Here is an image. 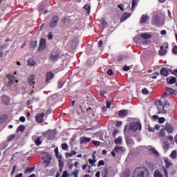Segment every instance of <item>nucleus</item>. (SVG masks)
<instances>
[{"mask_svg":"<svg viewBox=\"0 0 177 177\" xmlns=\"http://www.w3.org/2000/svg\"><path fill=\"white\" fill-rule=\"evenodd\" d=\"M35 168L34 167H28L25 170V174H31L34 171Z\"/></svg>","mask_w":177,"mask_h":177,"instance_id":"obj_35","label":"nucleus"},{"mask_svg":"<svg viewBox=\"0 0 177 177\" xmlns=\"http://www.w3.org/2000/svg\"><path fill=\"white\" fill-rule=\"evenodd\" d=\"M39 97H33L32 100H28V104H32V103H34V102H39Z\"/></svg>","mask_w":177,"mask_h":177,"instance_id":"obj_30","label":"nucleus"},{"mask_svg":"<svg viewBox=\"0 0 177 177\" xmlns=\"http://www.w3.org/2000/svg\"><path fill=\"white\" fill-rule=\"evenodd\" d=\"M53 78H55V74H53L52 72H48L46 73V82L49 83L50 82V80H53Z\"/></svg>","mask_w":177,"mask_h":177,"instance_id":"obj_13","label":"nucleus"},{"mask_svg":"<svg viewBox=\"0 0 177 177\" xmlns=\"http://www.w3.org/2000/svg\"><path fill=\"white\" fill-rule=\"evenodd\" d=\"M126 149L124 147L115 146L114 148V151L115 153H125Z\"/></svg>","mask_w":177,"mask_h":177,"instance_id":"obj_12","label":"nucleus"},{"mask_svg":"<svg viewBox=\"0 0 177 177\" xmlns=\"http://www.w3.org/2000/svg\"><path fill=\"white\" fill-rule=\"evenodd\" d=\"M92 142L94 146H100V142L99 141L93 140Z\"/></svg>","mask_w":177,"mask_h":177,"instance_id":"obj_54","label":"nucleus"},{"mask_svg":"<svg viewBox=\"0 0 177 177\" xmlns=\"http://www.w3.org/2000/svg\"><path fill=\"white\" fill-rule=\"evenodd\" d=\"M84 9H85V10H86L88 15H89V13H91V6L86 4L84 6Z\"/></svg>","mask_w":177,"mask_h":177,"instance_id":"obj_34","label":"nucleus"},{"mask_svg":"<svg viewBox=\"0 0 177 177\" xmlns=\"http://www.w3.org/2000/svg\"><path fill=\"white\" fill-rule=\"evenodd\" d=\"M61 147H62V150H68V145L66 143H63L62 144Z\"/></svg>","mask_w":177,"mask_h":177,"instance_id":"obj_42","label":"nucleus"},{"mask_svg":"<svg viewBox=\"0 0 177 177\" xmlns=\"http://www.w3.org/2000/svg\"><path fill=\"white\" fill-rule=\"evenodd\" d=\"M44 117H45V113H44L37 115L35 117V120H36L37 122H39V123L43 122Z\"/></svg>","mask_w":177,"mask_h":177,"instance_id":"obj_10","label":"nucleus"},{"mask_svg":"<svg viewBox=\"0 0 177 177\" xmlns=\"http://www.w3.org/2000/svg\"><path fill=\"white\" fill-rule=\"evenodd\" d=\"M133 177H149V171L145 167H138L134 170Z\"/></svg>","mask_w":177,"mask_h":177,"instance_id":"obj_2","label":"nucleus"},{"mask_svg":"<svg viewBox=\"0 0 177 177\" xmlns=\"http://www.w3.org/2000/svg\"><path fill=\"white\" fill-rule=\"evenodd\" d=\"M39 10H40V12H44V10H45V5H44V4L40 5Z\"/></svg>","mask_w":177,"mask_h":177,"instance_id":"obj_56","label":"nucleus"},{"mask_svg":"<svg viewBox=\"0 0 177 177\" xmlns=\"http://www.w3.org/2000/svg\"><path fill=\"white\" fill-rule=\"evenodd\" d=\"M15 138H16V135L12 134L10 136H8L7 140H8V142H10L11 140H13V139H15Z\"/></svg>","mask_w":177,"mask_h":177,"instance_id":"obj_39","label":"nucleus"},{"mask_svg":"<svg viewBox=\"0 0 177 177\" xmlns=\"http://www.w3.org/2000/svg\"><path fill=\"white\" fill-rule=\"evenodd\" d=\"M166 81L169 85H174V84H176V77H169L167 78Z\"/></svg>","mask_w":177,"mask_h":177,"instance_id":"obj_11","label":"nucleus"},{"mask_svg":"<svg viewBox=\"0 0 177 177\" xmlns=\"http://www.w3.org/2000/svg\"><path fill=\"white\" fill-rule=\"evenodd\" d=\"M100 23L103 28H107V26H109V24H107V21H106V19H104V18L101 19Z\"/></svg>","mask_w":177,"mask_h":177,"instance_id":"obj_26","label":"nucleus"},{"mask_svg":"<svg viewBox=\"0 0 177 177\" xmlns=\"http://www.w3.org/2000/svg\"><path fill=\"white\" fill-rule=\"evenodd\" d=\"M58 158V165L59 167H64V160H63V157L59 156Z\"/></svg>","mask_w":177,"mask_h":177,"instance_id":"obj_25","label":"nucleus"},{"mask_svg":"<svg viewBox=\"0 0 177 177\" xmlns=\"http://www.w3.org/2000/svg\"><path fill=\"white\" fill-rule=\"evenodd\" d=\"M115 145H122V137H118L115 140Z\"/></svg>","mask_w":177,"mask_h":177,"instance_id":"obj_31","label":"nucleus"},{"mask_svg":"<svg viewBox=\"0 0 177 177\" xmlns=\"http://www.w3.org/2000/svg\"><path fill=\"white\" fill-rule=\"evenodd\" d=\"M55 156L57 158L59 157H62V156L59 155V148L58 147H56L55 149Z\"/></svg>","mask_w":177,"mask_h":177,"instance_id":"obj_44","label":"nucleus"},{"mask_svg":"<svg viewBox=\"0 0 177 177\" xmlns=\"http://www.w3.org/2000/svg\"><path fill=\"white\" fill-rule=\"evenodd\" d=\"M124 137L127 146H129V147H132V146L135 145V141H133V139L127 136V134L124 135Z\"/></svg>","mask_w":177,"mask_h":177,"instance_id":"obj_4","label":"nucleus"},{"mask_svg":"<svg viewBox=\"0 0 177 177\" xmlns=\"http://www.w3.org/2000/svg\"><path fill=\"white\" fill-rule=\"evenodd\" d=\"M171 74H172L173 75H177V69H175L174 71H170Z\"/></svg>","mask_w":177,"mask_h":177,"instance_id":"obj_62","label":"nucleus"},{"mask_svg":"<svg viewBox=\"0 0 177 177\" xmlns=\"http://www.w3.org/2000/svg\"><path fill=\"white\" fill-rule=\"evenodd\" d=\"M88 162L89 164H91V165H95V162H96V160L95 159H89L88 160Z\"/></svg>","mask_w":177,"mask_h":177,"instance_id":"obj_50","label":"nucleus"},{"mask_svg":"<svg viewBox=\"0 0 177 177\" xmlns=\"http://www.w3.org/2000/svg\"><path fill=\"white\" fill-rule=\"evenodd\" d=\"M150 18V17H149V15H142L140 19V24H143V23H146L147 21V20H149V19Z\"/></svg>","mask_w":177,"mask_h":177,"instance_id":"obj_20","label":"nucleus"},{"mask_svg":"<svg viewBox=\"0 0 177 177\" xmlns=\"http://www.w3.org/2000/svg\"><path fill=\"white\" fill-rule=\"evenodd\" d=\"M2 99H3V103L6 104V106H8L10 102L8 97H7L6 95H3Z\"/></svg>","mask_w":177,"mask_h":177,"instance_id":"obj_27","label":"nucleus"},{"mask_svg":"<svg viewBox=\"0 0 177 177\" xmlns=\"http://www.w3.org/2000/svg\"><path fill=\"white\" fill-rule=\"evenodd\" d=\"M138 2H139V0H133L132 1V7H131V10H133L135 7L138 5Z\"/></svg>","mask_w":177,"mask_h":177,"instance_id":"obj_33","label":"nucleus"},{"mask_svg":"<svg viewBox=\"0 0 177 177\" xmlns=\"http://www.w3.org/2000/svg\"><path fill=\"white\" fill-rule=\"evenodd\" d=\"M173 53L177 55V46H175L173 48Z\"/></svg>","mask_w":177,"mask_h":177,"instance_id":"obj_61","label":"nucleus"},{"mask_svg":"<svg viewBox=\"0 0 177 177\" xmlns=\"http://www.w3.org/2000/svg\"><path fill=\"white\" fill-rule=\"evenodd\" d=\"M28 63L29 66H35V62L34 61V59H29L28 61Z\"/></svg>","mask_w":177,"mask_h":177,"instance_id":"obj_43","label":"nucleus"},{"mask_svg":"<svg viewBox=\"0 0 177 177\" xmlns=\"http://www.w3.org/2000/svg\"><path fill=\"white\" fill-rule=\"evenodd\" d=\"M6 121V116L5 115H3L0 118V124H2V122H5Z\"/></svg>","mask_w":177,"mask_h":177,"instance_id":"obj_40","label":"nucleus"},{"mask_svg":"<svg viewBox=\"0 0 177 177\" xmlns=\"http://www.w3.org/2000/svg\"><path fill=\"white\" fill-rule=\"evenodd\" d=\"M35 143L36 146H40L42 143V140H41V137H38L37 138H35Z\"/></svg>","mask_w":177,"mask_h":177,"instance_id":"obj_32","label":"nucleus"},{"mask_svg":"<svg viewBox=\"0 0 177 177\" xmlns=\"http://www.w3.org/2000/svg\"><path fill=\"white\" fill-rule=\"evenodd\" d=\"M47 134L50 140L55 139V137L56 136V133L55 132V131H48Z\"/></svg>","mask_w":177,"mask_h":177,"instance_id":"obj_23","label":"nucleus"},{"mask_svg":"<svg viewBox=\"0 0 177 177\" xmlns=\"http://www.w3.org/2000/svg\"><path fill=\"white\" fill-rule=\"evenodd\" d=\"M129 129L136 132V131H142V124L139 122H132L129 124Z\"/></svg>","mask_w":177,"mask_h":177,"instance_id":"obj_3","label":"nucleus"},{"mask_svg":"<svg viewBox=\"0 0 177 177\" xmlns=\"http://www.w3.org/2000/svg\"><path fill=\"white\" fill-rule=\"evenodd\" d=\"M167 92H169L171 95H174L175 93V90L171 88H167Z\"/></svg>","mask_w":177,"mask_h":177,"instance_id":"obj_49","label":"nucleus"},{"mask_svg":"<svg viewBox=\"0 0 177 177\" xmlns=\"http://www.w3.org/2000/svg\"><path fill=\"white\" fill-rule=\"evenodd\" d=\"M59 56L60 55L57 51H53L50 54V59L53 61L58 60Z\"/></svg>","mask_w":177,"mask_h":177,"instance_id":"obj_9","label":"nucleus"},{"mask_svg":"<svg viewBox=\"0 0 177 177\" xmlns=\"http://www.w3.org/2000/svg\"><path fill=\"white\" fill-rule=\"evenodd\" d=\"M159 136L160 138H164V136H165V130L164 129L160 130L159 133Z\"/></svg>","mask_w":177,"mask_h":177,"instance_id":"obj_38","label":"nucleus"},{"mask_svg":"<svg viewBox=\"0 0 177 177\" xmlns=\"http://www.w3.org/2000/svg\"><path fill=\"white\" fill-rule=\"evenodd\" d=\"M46 49V40L41 39L39 44V50H45Z\"/></svg>","mask_w":177,"mask_h":177,"instance_id":"obj_8","label":"nucleus"},{"mask_svg":"<svg viewBox=\"0 0 177 177\" xmlns=\"http://www.w3.org/2000/svg\"><path fill=\"white\" fill-rule=\"evenodd\" d=\"M165 163L166 165V168H169V167H171L172 165V161L169 159H168V158H166L165 160Z\"/></svg>","mask_w":177,"mask_h":177,"instance_id":"obj_24","label":"nucleus"},{"mask_svg":"<svg viewBox=\"0 0 177 177\" xmlns=\"http://www.w3.org/2000/svg\"><path fill=\"white\" fill-rule=\"evenodd\" d=\"M160 21H161V19H160V17L155 16L153 17V26H159Z\"/></svg>","mask_w":177,"mask_h":177,"instance_id":"obj_18","label":"nucleus"},{"mask_svg":"<svg viewBox=\"0 0 177 177\" xmlns=\"http://www.w3.org/2000/svg\"><path fill=\"white\" fill-rule=\"evenodd\" d=\"M158 75H160V73L156 72L154 75H151V78H152V80H156Z\"/></svg>","mask_w":177,"mask_h":177,"instance_id":"obj_45","label":"nucleus"},{"mask_svg":"<svg viewBox=\"0 0 177 177\" xmlns=\"http://www.w3.org/2000/svg\"><path fill=\"white\" fill-rule=\"evenodd\" d=\"M148 150L152 154L155 155V157H160V153L153 147L149 146Z\"/></svg>","mask_w":177,"mask_h":177,"instance_id":"obj_7","label":"nucleus"},{"mask_svg":"<svg viewBox=\"0 0 177 177\" xmlns=\"http://www.w3.org/2000/svg\"><path fill=\"white\" fill-rule=\"evenodd\" d=\"M160 74L163 76V77H168L169 75V72L167 71V68H162L160 70Z\"/></svg>","mask_w":177,"mask_h":177,"instance_id":"obj_21","label":"nucleus"},{"mask_svg":"<svg viewBox=\"0 0 177 177\" xmlns=\"http://www.w3.org/2000/svg\"><path fill=\"white\" fill-rule=\"evenodd\" d=\"M142 93H143V95H148L149 93V90H147V88H143L142 91Z\"/></svg>","mask_w":177,"mask_h":177,"instance_id":"obj_53","label":"nucleus"},{"mask_svg":"<svg viewBox=\"0 0 177 177\" xmlns=\"http://www.w3.org/2000/svg\"><path fill=\"white\" fill-rule=\"evenodd\" d=\"M168 96V93H165L164 95L156 102L157 110L158 111V114H166L169 109V102L167 101V97Z\"/></svg>","mask_w":177,"mask_h":177,"instance_id":"obj_1","label":"nucleus"},{"mask_svg":"<svg viewBox=\"0 0 177 177\" xmlns=\"http://www.w3.org/2000/svg\"><path fill=\"white\" fill-rule=\"evenodd\" d=\"M171 158H173V160H175L177 157V152L176 151H173L170 154Z\"/></svg>","mask_w":177,"mask_h":177,"instance_id":"obj_36","label":"nucleus"},{"mask_svg":"<svg viewBox=\"0 0 177 177\" xmlns=\"http://www.w3.org/2000/svg\"><path fill=\"white\" fill-rule=\"evenodd\" d=\"M37 41H32L30 43V48H37Z\"/></svg>","mask_w":177,"mask_h":177,"instance_id":"obj_41","label":"nucleus"},{"mask_svg":"<svg viewBox=\"0 0 177 177\" xmlns=\"http://www.w3.org/2000/svg\"><path fill=\"white\" fill-rule=\"evenodd\" d=\"M165 129L168 132V133H172L174 132V127H172L169 123L166 124Z\"/></svg>","mask_w":177,"mask_h":177,"instance_id":"obj_17","label":"nucleus"},{"mask_svg":"<svg viewBox=\"0 0 177 177\" xmlns=\"http://www.w3.org/2000/svg\"><path fill=\"white\" fill-rule=\"evenodd\" d=\"M52 161V156H48L44 160V163L46 164V167H49L50 165V162Z\"/></svg>","mask_w":177,"mask_h":177,"instance_id":"obj_16","label":"nucleus"},{"mask_svg":"<svg viewBox=\"0 0 177 177\" xmlns=\"http://www.w3.org/2000/svg\"><path fill=\"white\" fill-rule=\"evenodd\" d=\"M118 115H119V117H121L122 118L124 117H127V115H128V111L121 110V111H120Z\"/></svg>","mask_w":177,"mask_h":177,"instance_id":"obj_22","label":"nucleus"},{"mask_svg":"<svg viewBox=\"0 0 177 177\" xmlns=\"http://www.w3.org/2000/svg\"><path fill=\"white\" fill-rule=\"evenodd\" d=\"M26 127L24 125H21L18 127L17 131H21V132H24Z\"/></svg>","mask_w":177,"mask_h":177,"instance_id":"obj_48","label":"nucleus"},{"mask_svg":"<svg viewBox=\"0 0 177 177\" xmlns=\"http://www.w3.org/2000/svg\"><path fill=\"white\" fill-rule=\"evenodd\" d=\"M79 174H80V170L77 169L72 173V175H73L74 177H78Z\"/></svg>","mask_w":177,"mask_h":177,"instance_id":"obj_46","label":"nucleus"},{"mask_svg":"<svg viewBox=\"0 0 177 177\" xmlns=\"http://www.w3.org/2000/svg\"><path fill=\"white\" fill-rule=\"evenodd\" d=\"M16 168H17V166L14 165L13 168H12V172H11V175H13V174H15V172H16Z\"/></svg>","mask_w":177,"mask_h":177,"instance_id":"obj_59","label":"nucleus"},{"mask_svg":"<svg viewBox=\"0 0 177 177\" xmlns=\"http://www.w3.org/2000/svg\"><path fill=\"white\" fill-rule=\"evenodd\" d=\"M113 100H111V101H107L106 102V107L107 109H110V106H111V102H113Z\"/></svg>","mask_w":177,"mask_h":177,"instance_id":"obj_55","label":"nucleus"},{"mask_svg":"<svg viewBox=\"0 0 177 177\" xmlns=\"http://www.w3.org/2000/svg\"><path fill=\"white\" fill-rule=\"evenodd\" d=\"M162 146L165 153H167V151H168V150L169 149V147H171V145L167 141L162 142Z\"/></svg>","mask_w":177,"mask_h":177,"instance_id":"obj_15","label":"nucleus"},{"mask_svg":"<svg viewBox=\"0 0 177 177\" xmlns=\"http://www.w3.org/2000/svg\"><path fill=\"white\" fill-rule=\"evenodd\" d=\"M159 55L160 56H164V55H167V50L164 49V46L160 47V50H159Z\"/></svg>","mask_w":177,"mask_h":177,"instance_id":"obj_28","label":"nucleus"},{"mask_svg":"<svg viewBox=\"0 0 177 177\" xmlns=\"http://www.w3.org/2000/svg\"><path fill=\"white\" fill-rule=\"evenodd\" d=\"M102 165H104V160H100L97 165V167H102Z\"/></svg>","mask_w":177,"mask_h":177,"instance_id":"obj_58","label":"nucleus"},{"mask_svg":"<svg viewBox=\"0 0 177 177\" xmlns=\"http://www.w3.org/2000/svg\"><path fill=\"white\" fill-rule=\"evenodd\" d=\"M35 76L34 75H31L28 79V82L30 86H32V85L35 84Z\"/></svg>","mask_w":177,"mask_h":177,"instance_id":"obj_14","label":"nucleus"},{"mask_svg":"<svg viewBox=\"0 0 177 177\" xmlns=\"http://www.w3.org/2000/svg\"><path fill=\"white\" fill-rule=\"evenodd\" d=\"M162 171L165 176L168 177V171H167V169H165V167H163Z\"/></svg>","mask_w":177,"mask_h":177,"instance_id":"obj_52","label":"nucleus"},{"mask_svg":"<svg viewBox=\"0 0 177 177\" xmlns=\"http://www.w3.org/2000/svg\"><path fill=\"white\" fill-rule=\"evenodd\" d=\"M92 140V138L86 136H82L80 138V145H86V143H89Z\"/></svg>","mask_w":177,"mask_h":177,"instance_id":"obj_5","label":"nucleus"},{"mask_svg":"<svg viewBox=\"0 0 177 177\" xmlns=\"http://www.w3.org/2000/svg\"><path fill=\"white\" fill-rule=\"evenodd\" d=\"M140 36L142 37V38H144L145 39H149V38H151V35L146 32L142 33Z\"/></svg>","mask_w":177,"mask_h":177,"instance_id":"obj_29","label":"nucleus"},{"mask_svg":"<svg viewBox=\"0 0 177 177\" xmlns=\"http://www.w3.org/2000/svg\"><path fill=\"white\" fill-rule=\"evenodd\" d=\"M70 174H68V171H65L63 172L62 177H69Z\"/></svg>","mask_w":177,"mask_h":177,"instance_id":"obj_47","label":"nucleus"},{"mask_svg":"<svg viewBox=\"0 0 177 177\" xmlns=\"http://www.w3.org/2000/svg\"><path fill=\"white\" fill-rule=\"evenodd\" d=\"M130 69H131V67H129V66H125L123 67L124 71H129Z\"/></svg>","mask_w":177,"mask_h":177,"instance_id":"obj_60","label":"nucleus"},{"mask_svg":"<svg viewBox=\"0 0 177 177\" xmlns=\"http://www.w3.org/2000/svg\"><path fill=\"white\" fill-rule=\"evenodd\" d=\"M57 23H59V17L54 16L50 22V27H56L57 26Z\"/></svg>","mask_w":177,"mask_h":177,"instance_id":"obj_6","label":"nucleus"},{"mask_svg":"<svg viewBox=\"0 0 177 177\" xmlns=\"http://www.w3.org/2000/svg\"><path fill=\"white\" fill-rule=\"evenodd\" d=\"M128 17H131V14L129 12L124 13L123 15L120 18L121 23L125 21Z\"/></svg>","mask_w":177,"mask_h":177,"instance_id":"obj_19","label":"nucleus"},{"mask_svg":"<svg viewBox=\"0 0 177 177\" xmlns=\"http://www.w3.org/2000/svg\"><path fill=\"white\" fill-rule=\"evenodd\" d=\"M154 177H163L162 174L159 171H156L154 172Z\"/></svg>","mask_w":177,"mask_h":177,"instance_id":"obj_37","label":"nucleus"},{"mask_svg":"<svg viewBox=\"0 0 177 177\" xmlns=\"http://www.w3.org/2000/svg\"><path fill=\"white\" fill-rule=\"evenodd\" d=\"M15 80L16 77L14 75L10 76L9 78L10 82H15Z\"/></svg>","mask_w":177,"mask_h":177,"instance_id":"obj_51","label":"nucleus"},{"mask_svg":"<svg viewBox=\"0 0 177 177\" xmlns=\"http://www.w3.org/2000/svg\"><path fill=\"white\" fill-rule=\"evenodd\" d=\"M117 133H118V131L117 129H115L113 132V138H115V136H117Z\"/></svg>","mask_w":177,"mask_h":177,"instance_id":"obj_64","label":"nucleus"},{"mask_svg":"<svg viewBox=\"0 0 177 177\" xmlns=\"http://www.w3.org/2000/svg\"><path fill=\"white\" fill-rule=\"evenodd\" d=\"M48 39H52V38H53V35L52 34V32H50L48 36H47Z\"/></svg>","mask_w":177,"mask_h":177,"instance_id":"obj_63","label":"nucleus"},{"mask_svg":"<svg viewBox=\"0 0 177 177\" xmlns=\"http://www.w3.org/2000/svg\"><path fill=\"white\" fill-rule=\"evenodd\" d=\"M158 121H159V122H160V124H163V122H165V118H160L159 119H158Z\"/></svg>","mask_w":177,"mask_h":177,"instance_id":"obj_57","label":"nucleus"}]
</instances>
